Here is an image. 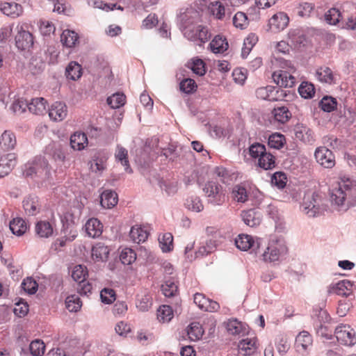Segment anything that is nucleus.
<instances>
[{"mask_svg": "<svg viewBox=\"0 0 356 356\" xmlns=\"http://www.w3.org/2000/svg\"><path fill=\"white\" fill-rule=\"evenodd\" d=\"M330 200L339 211H346L356 204V181L341 178L330 190Z\"/></svg>", "mask_w": 356, "mask_h": 356, "instance_id": "1", "label": "nucleus"}, {"mask_svg": "<svg viewBox=\"0 0 356 356\" xmlns=\"http://www.w3.org/2000/svg\"><path fill=\"white\" fill-rule=\"evenodd\" d=\"M325 199L316 192L307 193L300 207L302 211L309 217H316L327 209Z\"/></svg>", "mask_w": 356, "mask_h": 356, "instance_id": "2", "label": "nucleus"}, {"mask_svg": "<svg viewBox=\"0 0 356 356\" xmlns=\"http://www.w3.org/2000/svg\"><path fill=\"white\" fill-rule=\"evenodd\" d=\"M288 251L286 242L283 237L273 235L270 237L266 250L262 257L266 262H274L278 261L284 256Z\"/></svg>", "mask_w": 356, "mask_h": 356, "instance_id": "3", "label": "nucleus"}, {"mask_svg": "<svg viewBox=\"0 0 356 356\" xmlns=\"http://www.w3.org/2000/svg\"><path fill=\"white\" fill-rule=\"evenodd\" d=\"M285 67L283 69L273 72L272 78L274 82L280 87L292 88L296 83V79L293 76L296 69L290 61L284 63Z\"/></svg>", "mask_w": 356, "mask_h": 356, "instance_id": "4", "label": "nucleus"}, {"mask_svg": "<svg viewBox=\"0 0 356 356\" xmlns=\"http://www.w3.org/2000/svg\"><path fill=\"white\" fill-rule=\"evenodd\" d=\"M202 190L208 197V202L211 204L219 206L225 202V194L222 186L218 183L213 181H207Z\"/></svg>", "mask_w": 356, "mask_h": 356, "instance_id": "5", "label": "nucleus"}, {"mask_svg": "<svg viewBox=\"0 0 356 356\" xmlns=\"http://www.w3.org/2000/svg\"><path fill=\"white\" fill-rule=\"evenodd\" d=\"M181 31L186 38L198 42L199 44L205 43L211 37L207 27L201 24H196L193 26H188Z\"/></svg>", "mask_w": 356, "mask_h": 356, "instance_id": "6", "label": "nucleus"}, {"mask_svg": "<svg viewBox=\"0 0 356 356\" xmlns=\"http://www.w3.org/2000/svg\"><path fill=\"white\" fill-rule=\"evenodd\" d=\"M335 337L337 341L347 346L356 343V333L349 325H339L335 328Z\"/></svg>", "mask_w": 356, "mask_h": 356, "instance_id": "7", "label": "nucleus"}, {"mask_svg": "<svg viewBox=\"0 0 356 356\" xmlns=\"http://www.w3.org/2000/svg\"><path fill=\"white\" fill-rule=\"evenodd\" d=\"M257 98L270 102L280 101L286 96L284 90L272 86L261 87L256 90Z\"/></svg>", "mask_w": 356, "mask_h": 356, "instance_id": "8", "label": "nucleus"}, {"mask_svg": "<svg viewBox=\"0 0 356 356\" xmlns=\"http://www.w3.org/2000/svg\"><path fill=\"white\" fill-rule=\"evenodd\" d=\"M26 176L34 175L42 179H48L50 175V170L47 161L44 159H39L36 163L29 166L25 171Z\"/></svg>", "mask_w": 356, "mask_h": 356, "instance_id": "9", "label": "nucleus"}, {"mask_svg": "<svg viewBox=\"0 0 356 356\" xmlns=\"http://www.w3.org/2000/svg\"><path fill=\"white\" fill-rule=\"evenodd\" d=\"M261 243V238H256L254 239L252 236L248 234H239L235 240L236 246L243 251H247L249 249L255 251L259 248Z\"/></svg>", "mask_w": 356, "mask_h": 356, "instance_id": "10", "label": "nucleus"}, {"mask_svg": "<svg viewBox=\"0 0 356 356\" xmlns=\"http://www.w3.org/2000/svg\"><path fill=\"white\" fill-rule=\"evenodd\" d=\"M178 19L180 29L184 30L186 26H193L200 20V13L193 8H186L184 12H180Z\"/></svg>", "mask_w": 356, "mask_h": 356, "instance_id": "11", "label": "nucleus"}, {"mask_svg": "<svg viewBox=\"0 0 356 356\" xmlns=\"http://www.w3.org/2000/svg\"><path fill=\"white\" fill-rule=\"evenodd\" d=\"M314 156L316 161L324 168H332L335 165V159L332 152L325 147L317 148Z\"/></svg>", "mask_w": 356, "mask_h": 356, "instance_id": "12", "label": "nucleus"}, {"mask_svg": "<svg viewBox=\"0 0 356 356\" xmlns=\"http://www.w3.org/2000/svg\"><path fill=\"white\" fill-rule=\"evenodd\" d=\"M356 291V282L343 280L337 282L332 289V292L343 297L354 296Z\"/></svg>", "mask_w": 356, "mask_h": 356, "instance_id": "13", "label": "nucleus"}, {"mask_svg": "<svg viewBox=\"0 0 356 356\" xmlns=\"http://www.w3.org/2000/svg\"><path fill=\"white\" fill-rule=\"evenodd\" d=\"M15 36L16 47L21 50L28 49L33 44V35L30 32L23 30L22 26H17Z\"/></svg>", "mask_w": 356, "mask_h": 356, "instance_id": "14", "label": "nucleus"}, {"mask_svg": "<svg viewBox=\"0 0 356 356\" xmlns=\"http://www.w3.org/2000/svg\"><path fill=\"white\" fill-rule=\"evenodd\" d=\"M294 131L296 138L305 143L312 144L315 140L312 130L303 124H297Z\"/></svg>", "mask_w": 356, "mask_h": 356, "instance_id": "15", "label": "nucleus"}, {"mask_svg": "<svg viewBox=\"0 0 356 356\" xmlns=\"http://www.w3.org/2000/svg\"><path fill=\"white\" fill-rule=\"evenodd\" d=\"M67 115L66 105L60 102H56L51 104L49 109V118L56 122L63 120Z\"/></svg>", "mask_w": 356, "mask_h": 356, "instance_id": "16", "label": "nucleus"}, {"mask_svg": "<svg viewBox=\"0 0 356 356\" xmlns=\"http://www.w3.org/2000/svg\"><path fill=\"white\" fill-rule=\"evenodd\" d=\"M288 15L282 12L275 14L269 20V26L273 31L284 30L289 24Z\"/></svg>", "mask_w": 356, "mask_h": 356, "instance_id": "17", "label": "nucleus"}, {"mask_svg": "<svg viewBox=\"0 0 356 356\" xmlns=\"http://www.w3.org/2000/svg\"><path fill=\"white\" fill-rule=\"evenodd\" d=\"M54 231L53 223L47 220L38 221L35 226L36 236L41 238H48L52 236Z\"/></svg>", "mask_w": 356, "mask_h": 356, "instance_id": "18", "label": "nucleus"}, {"mask_svg": "<svg viewBox=\"0 0 356 356\" xmlns=\"http://www.w3.org/2000/svg\"><path fill=\"white\" fill-rule=\"evenodd\" d=\"M23 208L28 216L36 215L40 210L38 197L34 195L26 197L23 201Z\"/></svg>", "mask_w": 356, "mask_h": 356, "instance_id": "19", "label": "nucleus"}, {"mask_svg": "<svg viewBox=\"0 0 356 356\" xmlns=\"http://www.w3.org/2000/svg\"><path fill=\"white\" fill-rule=\"evenodd\" d=\"M17 145V140L13 132L6 130L0 137V147L4 151L13 149Z\"/></svg>", "mask_w": 356, "mask_h": 356, "instance_id": "20", "label": "nucleus"}, {"mask_svg": "<svg viewBox=\"0 0 356 356\" xmlns=\"http://www.w3.org/2000/svg\"><path fill=\"white\" fill-rule=\"evenodd\" d=\"M241 217L244 223L251 227L259 225L261 221V213L254 209L243 211Z\"/></svg>", "mask_w": 356, "mask_h": 356, "instance_id": "21", "label": "nucleus"}, {"mask_svg": "<svg viewBox=\"0 0 356 356\" xmlns=\"http://www.w3.org/2000/svg\"><path fill=\"white\" fill-rule=\"evenodd\" d=\"M317 79L325 83L334 84L336 82V74L328 67H321L316 72Z\"/></svg>", "mask_w": 356, "mask_h": 356, "instance_id": "22", "label": "nucleus"}, {"mask_svg": "<svg viewBox=\"0 0 356 356\" xmlns=\"http://www.w3.org/2000/svg\"><path fill=\"white\" fill-rule=\"evenodd\" d=\"M1 11L8 16L16 17L22 13V7L20 4L15 2L0 3Z\"/></svg>", "mask_w": 356, "mask_h": 356, "instance_id": "23", "label": "nucleus"}, {"mask_svg": "<svg viewBox=\"0 0 356 356\" xmlns=\"http://www.w3.org/2000/svg\"><path fill=\"white\" fill-rule=\"evenodd\" d=\"M15 156L8 154L0 159V178L7 175L15 165Z\"/></svg>", "mask_w": 356, "mask_h": 356, "instance_id": "24", "label": "nucleus"}, {"mask_svg": "<svg viewBox=\"0 0 356 356\" xmlns=\"http://www.w3.org/2000/svg\"><path fill=\"white\" fill-rule=\"evenodd\" d=\"M102 228L100 221L94 218L89 219L85 225L87 234L92 238L99 237L102 233Z\"/></svg>", "mask_w": 356, "mask_h": 356, "instance_id": "25", "label": "nucleus"}, {"mask_svg": "<svg viewBox=\"0 0 356 356\" xmlns=\"http://www.w3.org/2000/svg\"><path fill=\"white\" fill-rule=\"evenodd\" d=\"M109 248L102 243H96L92 248V257L96 261H105L109 254Z\"/></svg>", "mask_w": 356, "mask_h": 356, "instance_id": "26", "label": "nucleus"}, {"mask_svg": "<svg viewBox=\"0 0 356 356\" xmlns=\"http://www.w3.org/2000/svg\"><path fill=\"white\" fill-rule=\"evenodd\" d=\"M118 195L113 191L106 190L100 196V204L102 207L111 209L118 203Z\"/></svg>", "mask_w": 356, "mask_h": 356, "instance_id": "27", "label": "nucleus"}, {"mask_svg": "<svg viewBox=\"0 0 356 356\" xmlns=\"http://www.w3.org/2000/svg\"><path fill=\"white\" fill-rule=\"evenodd\" d=\"M226 328L233 335L244 334L247 332L246 325L236 318L229 319L226 323Z\"/></svg>", "mask_w": 356, "mask_h": 356, "instance_id": "28", "label": "nucleus"}, {"mask_svg": "<svg viewBox=\"0 0 356 356\" xmlns=\"http://www.w3.org/2000/svg\"><path fill=\"white\" fill-rule=\"evenodd\" d=\"M239 353L243 355H250L253 354L256 349V339L254 338H247L241 340L238 345Z\"/></svg>", "mask_w": 356, "mask_h": 356, "instance_id": "29", "label": "nucleus"}, {"mask_svg": "<svg viewBox=\"0 0 356 356\" xmlns=\"http://www.w3.org/2000/svg\"><path fill=\"white\" fill-rule=\"evenodd\" d=\"M312 344V338L309 332L302 331L296 339V346L298 351H305Z\"/></svg>", "mask_w": 356, "mask_h": 356, "instance_id": "30", "label": "nucleus"}, {"mask_svg": "<svg viewBox=\"0 0 356 356\" xmlns=\"http://www.w3.org/2000/svg\"><path fill=\"white\" fill-rule=\"evenodd\" d=\"M129 236L133 242L139 244L147 240L148 233L147 230L141 226L134 225L130 230Z\"/></svg>", "mask_w": 356, "mask_h": 356, "instance_id": "31", "label": "nucleus"}, {"mask_svg": "<svg viewBox=\"0 0 356 356\" xmlns=\"http://www.w3.org/2000/svg\"><path fill=\"white\" fill-rule=\"evenodd\" d=\"M65 76L67 79L76 81L82 76V67L76 61H71L65 68Z\"/></svg>", "mask_w": 356, "mask_h": 356, "instance_id": "32", "label": "nucleus"}, {"mask_svg": "<svg viewBox=\"0 0 356 356\" xmlns=\"http://www.w3.org/2000/svg\"><path fill=\"white\" fill-rule=\"evenodd\" d=\"M88 144V138L84 133L76 132L70 137V145L74 150H81Z\"/></svg>", "mask_w": 356, "mask_h": 356, "instance_id": "33", "label": "nucleus"}, {"mask_svg": "<svg viewBox=\"0 0 356 356\" xmlns=\"http://www.w3.org/2000/svg\"><path fill=\"white\" fill-rule=\"evenodd\" d=\"M211 50L214 54H222L228 49V42L220 35H216L209 44Z\"/></svg>", "mask_w": 356, "mask_h": 356, "instance_id": "34", "label": "nucleus"}, {"mask_svg": "<svg viewBox=\"0 0 356 356\" xmlns=\"http://www.w3.org/2000/svg\"><path fill=\"white\" fill-rule=\"evenodd\" d=\"M115 157L117 161L120 162L122 165L124 167V170L129 172L131 173L132 170L130 168L129 160H128V152L127 150L122 146L118 145Z\"/></svg>", "mask_w": 356, "mask_h": 356, "instance_id": "35", "label": "nucleus"}, {"mask_svg": "<svg viewBox=\"0 0 356 356\" xmlns=\"http://www.w3.org/2000/svg\"><path fill=\"white\" fill-rule=\"evenodd\" d=\"M210 13L217 19H223L225 17V8L219 1H211L208 6Z\"/></svg>", "mask_w": 356, "mask_h": 356, "instance_id": "36", "label": "nucleus"}, {"mask_svg": "<svg viewBox=\"0 0 356 356\" xmlns=\"http://www.w3.org/2000/svg\"><path fill=\"white\" fill-rule=\"evenodd\" d=\"M28 108L30 112L35 115H42L46 111V101L42 97L33 99L28 103Z\"/></svg>", "mask_w": 356, "mask_h": 356, "instance_id": "37", "label": "nucleus"}, {"mask_svg": "<svg viewBox=\"0 0 356 356\" xmlns=\"http://www.w3.org/2000/svg\"><path fill=\"white\" fill-rule=\"evenodd\" d=\"M10 229L13 234L22 236L26 232L27 226L24 220L21 218H16L10 221Z\"/></svg>", "mask_w": 356, "mask_h": 356, "instance_id": "38", "label": "nucleus"}, {"mask_svg": "<svg viewBox=\"0 0 356 356\" xmlns=\"http://www.w3.org/2000/svg\"><path fill=\"white\" fill-rule=\"evenodd\" d=\"M78 34L74 31L65 30L60 36V41L67 47H74L78 41Z\"/></svg>", "mask_w": 356, "mask_h": 356, "instance_id": "39", "label": "nucleus"}, {"mask_svg": "<svg viewBox=\"0 0 356 356\" xmlns=\"http://www.w3.org/2000/svg\"><path fill=\"white\" fill-rule=\"evenodd\" d=\"M232 195L235 201L241 203L245 202L249 197V193L245 187L239 184L233 187Z\"/></svg>", "mask_w": 356, "mask_h": 356, "instance_id": "40", "label": "nucleus"}, {"mask_svg": "<svg viewBox=\"0 0 356 356\" xmlns=\"http://www.w3.org/2000/svg\"><path fill=\"white\" fill-rule=\"evenodd\" d=\"M275 120L280 123L286 122L291 118V113L286 106H279L273 111Z\"/></svg>", "mask_w": 356, "mask_h": 356, "instance_id": "41", "label": "nucleus"}, {"mask_svg": "<svg viewBox=\"0 0 356 356\" xmlns=\"http://www.w3.org/2000/svg\"><path fill=\"white\" fill-rule=\"evenodd\" d=\"M173 311L170 306L162 305L157 309V319L162 323H168L173 318Z\"/></svg>", "mask_w": 356, "mask_h": 356, "instance_id": "42", "label": "nucleus"}, {"mask_svg": "<svg viewBox=\"0 0 356 356\" xmlns=\"http://www.w3.org/2000/svg\"><path fill=\"white\" fill-rule=\"evenodd\" d=\"M65 306L70 312H76L81 309L82 302L78 295L74 294L66 298Z\"/></svg>", "mask_w": 356, "mask_h": 356, "instance_id": "43", "label": "nucleus"}, {"mask_svg": "<svg viewBox=\"0 0 356 356\" xmlns=\"http://www.w3.org/2000/svg\"><path fill=\"white\" fill-rule=\"evenodd\" d=\"M126 102V97L123 93L116 92L107 98V104L112 108H119Z\"/></svg>", "mask_w": 356, "mask_h": 356, "instance_id": "44", "label": "nucleus"}, {"mask_svg": "<svg viewBox=\"0 0 356 356\" xmlns=\"http://www.w3.org/2000/svg\"><path fill=\"white\" fill-rule=\"evenodd\" d=\"M161 289L165 297H172L177 292L178 286L175 283L174 278L170 277L165 280V283L162 284Z\"/></svg>", "mask_w": 356, "mask_h": 356, "instance_id": "45", "label": "nucleus"}, {"mask_svg": "<svg viewBox=\"0 0 356 356\" xmlns=\"http://www.w3.org/2000/svg\"><path fill=\"white\" fill-rule=\"evenodd\" d=\"M325 20L330 25H336L340 22L341 18V13L337 8L329 9L324 15Z\"/></svg>", "mask_w": 356, "mask_h": 356, "instance_id": "46", "label": "nucleus"}, {"mask_svg": "<svg viewBox=\"0 0 356 356\" xmlns=\"http://www.w3.org/2000/svg\"><path fill=\"white\" fill-rule=\"evenodd\" d=\"M259 166L264 170H270L275 168V157L270 154L265 152L258 161Z\"/></svg>", "mask_w": 356, "mask_h": 356, "instance_id": "47", "label": "nucleus"}, {"mask_svg": "<svg viewBox=\"0 0 356 356\" xmlns=\"http://www.w3.org/2000/svg\"><path fill=\"white\" fill-rule=\"evenodd\" d=\"M298 92L302 97L310 99L315 94V88L312 83L303 81L298 88Z\"/></svg>", "mask_w": 356, "mask_h": 356, "instance_id": "48", "label": "nucleus"}, {"mask_svg": "<svg viewBox=\"0 0 356 356\" xmlns=\"http://www.w3.org/2000/svg\"><path fill=\"white\" fill-rule=\"evenodd\" d=\"M187 333L191 340L197 341L202 337L204 331L200 323H192L188 327Z\"/></svg>", "mask_w": 356, "mask_h": 356, "instance_id": "49", "label": "nucleus"}, {"mask_svg": "<svg viewBox=\"0 0 356 356\" xmlns=\"http://www.w3.org/2000/svg\"><path fill=\"white\" fill-rule=\"evenodd\" d=\"M152 306V298L149 294L138 295L136 307L141 312H147Z\"/></svg>", "mask_w": 356, "mask_h": 356, "instance_id": "50", "label": "nucleus"}, {"mask_svg": "<svg viewBox=\"0 0 356 356\" xmlns=\"http://www.w3.org/2000/svg\"><path fill=\"white\" fill-rule=\"evenodd\" d=\"M87 275L88 272L86 268L81 265L75 266L72 272V277L79 284L83 283L86 280Z\"/></svg>", "mask_w": 356, "mask_h": 356, "instance_id": "51", "label": "nucleus"}, {"mask_svg": "<svg viewBox=\"0 0 356 356\" xmlns=\"http://www.w3.org/2000/svg\"><path fill=\"white\" fill-rule=\"evenodd\" d=\"M188 66L195 74L199 76H202L206 72L204 63L200 58H193L191 63H188Z\"/></svg>", "mask_w": 356, "mask_h": 356, "instance_id": "52", "label": "nucleus"}, {"mask_svg": "<svg viewBox=\"0 0 356 356\" xmlns=\"http://www.w3.org/2000/svg\"><path fill=\"white\" fill-rule=\"evenodd\" d=\"M136 259V252L132 249L128 248L123 249L120 255V259L124 265L131 264Z\"/></svg>", "mask_w": 356, "mask_h": 356, "instance_id": "53", "label": "nucleus"}, {"mask_svg": "<svg viewBox=\"0 0 356 356\" xmlns=\"http://www.w3.org/2000/svg\"><path fill=\"white\" fill-rule=\"evenodd\" d=\"M185 205L187 209L195 212H200L204 208L201 200L197 196L188 197L186 201Z\"/></svg>", "mask_w": 356, "mask_h": 356, "instance_id": "54", "label": "nucleus"}, {"mask_svg": "<svg viewBox=\"0 0 356 356\" xmlns=\"http://www.w3.org/2000/svg\"><path fill=\"white\" fill-rule=\"evenodd\" d=\"M249 24L248 17L243 12L236 13L233 17V24L240 29H245Z\"/></svg>", "mask_w": 356, "mask_h": 356, "instance_id": "55", "label": "nucleus"}, {"mask_svg": "<svg viewBox=\"0 0 356 356\" xmlns=\"http://www.w3.org/2000/svg\"><path fill=\"white\" fill-rule=\"evenodd\" d=\"M337 102L336 99L332 97L325 96L320 102L321 109L325 112H331L337 107Z\"/></svg>", "mask_w": 356, "mask_h": 356, "instance_id": "56", "label": "nucleus"}, {"mask_svg": "<svg viewBox=\"0 0 356 356\" xmlns=\"http://www.w3.org/2000/svg\"><path fill=\"white\" fill-rule=\"evenodd\" d=\"M285 141L284 136L280 134H273L268 138V145L274 149H280L283 147Z\"/></svg>", "mask_w": 356, "mask_h": 356, "instance_id": "57", "label": "nucleus"}, {"mask_svg": "<svg viewBox=\"0 0 356 356\" xmlns=\"http://www.w3.org/2000/svg\"><path fill=\"white\" fill-rule=\"evenodd\" d=\"M30 352L33 356H42L44 353L45 346L39 339L33 341L29 346Z\"/></svg>", "mask_w": 356, "mask_h": 356, "instance_id": "58", "label": "nucleus"}, {"mask_svg": "<svg viewBox=\"0 0 356 356\" xmlns=\"http://www.w3.org/2000/svg\"><path fill=\"white\" fill-rule=\"evenodd\" d=\"M173 236L170 233H165L161 238H159V243L163 252H170L172 249Z\"/></svg>", "mask_w": 356, "mask_h": 356, "instance_id": "59", "label": "nucleus"}, {"mask_svg": "<svg viewBox=\"0 0 356 356\" xmlns=\"http://www.w3.org/2000/svg\"><path fill=\"white\" fill-rule=\"evenodd\" d=\"M26 108H28V103L23 99H17L14 100L10 107L13 113L19 115L23 113L26 111Z\"/></svg>", "mask_w": 356, "mask_h": 356, "instance_id": "60", "label": "nucleus"}, {"mask_svg": "<svg viewBox=\"0 0 356 356\" xmlns=\"http://www.w3.org/2000/svg\"><path fill=\"white\" fill-rule=\"evenodd\" d=\"M100 298L106 304H111L115 300V292L113 289L104 288L101 291Z\"/></svg>", "mask_w": 356, "mask_h": 356, "instance_id": "61", "label": "nucleus"}, {"mask_svg": "<svg viewBox=\"0 0 356 356\" xmlns=\"http://www.w3.org/2000/svg\"><path fill=\"white\" fill-rule=\"evenodd\" d=\"M37 282L31 277L24 280L22 283V289L29 294H34L38 289Z\"/></svg>", "mask_w": 356, "mask_h": 356, "instance_id": "62", "label": "nucleus"}, {"mask_svg": "<svg viewBox=\"0 0 356 356\" xmlns=\"http://www.w3.org/2000/svg\"><path fill=\"white\" fill-rule=\"evenodd\" d=\"M271 182L278 188H283L286 184V177L284 173L277 172L272 176Z\"/></svg>", "mask_w": 356, "mask_h": 356, "instance_id": "63", "label": "nucleus"}, {"mask_svg": "<svg viewBox=\"0 0 356 356\" xmlns=\"http://www.w3.org/2000/svg\"><path fill=\"white\" fill-rule=\"evenodd\" d=\"M179 88L185 93H191L195 90L197 85L194 80L191 79H185L180 82Z\"/></svg>", "mask_w": 356, "mask_h": 356, "instance_id": "64", "label": "nucleus"}]
</instances>
